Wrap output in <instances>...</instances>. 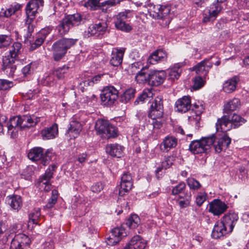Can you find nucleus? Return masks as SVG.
<instances>
[{
    "mask_svg": "<svg viewBox=\"0 0 249 249\" xmlns=\"http://www.w3.org/2000/svg\"><path fill=\"white\" fill-rule=\"evenodd\" d=\"M231 232L221 221L217 222L214 225L212 236L213 238L218 239Z\"/></svg>",
    "mask_w": 249,
    "mask_h": 249,
    "instance_id": "412c9836",
    "label": "nucleus"
},
{
    "mask_svg": "<svg viewBox=\"0 0 249 249\" xmlns=\"http://www.w3.org/2000/svg\"><path fill=\"white\" fill-rule=\"evenodd\" d=\"M213 135L214 136V141L212 146L217 153L221 152L224 148H228L231 142V138L226 133L220 137H217L213 134Z\"/></svg>",
    "mask_w": 249,
    "mask_h": 249,
    "instance_id": "ddd939ff",
    "label": "nucleus"
},
{
    "mask_svg": "<svg viewBox=\"0 0 249 249\" xmlns=\"http://www.w3.org/2000/svg\"><path fill=\"white\" fill-rule=\"evenodd\" d=\"M12 42L11 38L8 36L0 35V48L8 46Z\"/></svg>",
    "mask_w": 249,
    "mask_h": 249,
    "instance_id": "603ef678",
    "label": "nucleus"
},
{
    "mask_svg": "<svg viewBox=\"0 0 249 249\" xmlns=\"http://www.w3.org/2000/svg\"><path fill=\"white\" fill-rule=\"evenodd\" d=\"M150 16L155 19H166L170 12V7L167 5H154L149 9Z\"/></svg>",
    "mask_w": 249,
    "mask_h": 249,
    "instance_id": "9d476101",
    "label": "nucleus"
},
{
    "mask_svg": "<svg viewBox=\"0 0 249 249\" xmlns=\"http://www.w3.org/2000/svg\"><path fill=\"white\" fill-rule=\"evenodd\" d=\"M146 246V242L139 236H134L124 249H144Z\"/></svg>",
    "mask_w": 249,
    "mask_h": 249,
    "instance_id": "aec40b11",
    "label": "nucleus"
},
{
    "mask_svg": "<svg viewBox=\"0 0 249 249\" xmlns=\"http://www.w3.org/2000/svg\"><path fill=\"white\" fill-rule=\"evenodd\" d=\"M95 130L105 138L115 137L117 135L116 128L107 120H98L95 124Z\"/></svg>",
    "mask_w": 249,
    "mask_h": 249,
    "instance_id": "423d86ee",
    "label": "nucleus"
},
{
    "mask_svg": "<svg viewBox=\"0 0 249 249\" xmlns=\"http://www.w3.org/2000/svg\"><path fill=\"white\" fill-rule=\"evenodd\" d=\"M21 44L17 42L13 43L9 50V54L6 57H9L11 60H16L19 54L21 52Z\"/></svg>",
    "mask_w": 249,
    "mask_h": 249,
    "instance_id": "e433bc0d",
    "label": "nucleus"
},
{
    "mask_svg": "<svg viewBox=\"0 0 249 249\" xmlns=\"http://www.w3.org/2000/svg\"><path fill=\"white\" fill-rule=\"evenodd\" d=\"M207 194L206 193H200L198 195L196 199V202L197 206H200L206 200Z\"/></svg>",
    "mask_w": 249,
    "mask_h": 249,
    "instance_id": "bf43d9fd",
    "label": "nucleus"
},
{
    "mask_svg": "<svg viewBox=\"0 0 249 249\" xmlns=\"http://www.w3.org/2000/svg\"><path fill=\"white\" fill-rule=\"evenodd\" d=\"M104 188V185L101 182H96L91 187L92 192L95 193H100Z\"/></svg>",
    "mask_w": 249,
    "mask_h": 249,
    "instance_id": "052dcab7",
    "label": "nucleus"
},
{
    "mask_svg": "<svg viewBox=\"0 0 249 249\" xmlns=\"http://www.w3.org/2000/svg\"><path fill=\"white\" fill-rule=\"evenodd\" d=\"M147 69L143 67L141 70L135 76V79L140 84L144 83H148L149 72H147Z\"/></svg>",
    "mask_w": 249,
    "mask_h": 249,
    "instance_id": "58836bf2",
    "label": "nucleus"
},
{
    "mask_svg": "<svg viewBox=\"0 0 249 249\" xmlns=\"http://www.w3.org/2000/svg\"><path fill=\"white\" fill-rule=\"evenodd\" d=\"M45 36H42L40 34L36 37L34 43L32 44V47L36 48L40 46L44 42Z\"/></svg>",
    "mask_w": 249,
    "mask_h": 249,
    "instance_id": "4d7b16f0",
    "label": "nucleus"
},
{
    "mask_svg": "<svg viewBox=\"0 0 249 249\" xmlns=\"http://www.w3.org/2000/svg\"><path fill=\"white\" fill-rule=\"evenodd\" d=\"M6 201L13 210L17 212L22 208V199L20 196H8L6 198Z\"/></svg>",
    "mask_w": 249,
    "mask_h": 249,
    "instance_id": "393cba45",
    "label": "nucleus"
},
{
    "mask_svg": "<svg viewBox=\"0 0 249 249\" xmlns=\"http://www.w3.org/2000/svg\"><path fill=\"white\" fill-rule=\"evenodd\" d=\"M228 209L227 205L219 199H214L210 204L209 212L215 215H219L224 213Z\"/></svg>",
    "mask_w": 249,
    "mask_h": 249,
    "instance_id": "f3484780",
    "label": "nucleus"
},
{
    "mask_svg": "<svg viewBox=\"0 0 249 249\" xmlns=\"http://www.w3.org/2000/svg\"><path fill=\"white\" fill-rule=\"evenodd\" d=\"M140 223L139 217L137 214H132L127 220L126 225L130 229H135L138 226Z\"/></svg>",
    "mask_w": 249,
    "mask_h": 249,
    "instance_id": "a19ab883",
    "label": "nucleus"
},
{
    "mask_svg": "<svg viewBox=\"0 0 249 249\" xmlns=\"http://www.w3.org/2000/svg\"><path fill=\"white\" fill-rule=\"evenodd\" d=\"M111 234L112 235L113 237H119V241L122 237H125L127 235L125 230L122 227H117L112 229Z\"/></svg>",
    "mask_w": 249,
    "mask_h": 249,
    "instance_id": "de8ad7c7",
    "label": "nucleus"
},
{
    "mask_svg": "<svg viewBox=\"0 0 249 249\" xmlns=\"http://www.w3.org/2000/svg\"><path fill=\"white\" fill-rule=\"evenodd\" d=\"M163 113L162 98L160 96H157L150 106L148 113V117L151 119L149 121L150 124L148 127L152 128L153 133H158L162 127Z\"/></svg>",
    "mask_w": 249,
    "mask_h": 249,
    "instance_id": "f03ea898",
    "label": "nucleus"
},
{
    "mask_svg": "<svg viewBox=\"0 0 249 249\" xmlns=\"http://www.w3.org/2000/svg\"><path fill=\"white\" fill-rule=\"evenodd\" d=\"M15 62V60H11L9 57H5L3 59L2 70L9 77H13L17 69Z\"/></svg>",
    "mask_w": 249,
    "mask_h": 249,
    "instance_id": "5701e85b",
    "label": "nucleus"
},
{
    "mask_svg": "<svg viewBox=\"0 0 249 249\" xmlns=\"http://www.w3.org/2000/svg\"><path fill=\"white\" fill-rule=\"evenodd\" d=\"M181 69L179 65L177 64L173 68H171L169 72V77L172 80L178 79L180 76L181 72Z\"/></svg>",
    "mask_w": 249,
    "mask_h": 249,
    "instance_id": "49530a36",
    "label": "nucleus"
},
{
    "mask_svg": "<svg viewBox=\"0 0 249 249\" xmlns=\"http://www.w3.org/2000/svg\"><path fill=\"white\" fill-rule=\"evenodd\" d=\"M178 139L173 136H167L165 138L161 144V150L168 151L170 149L176 146Z\"/></svg>",
    "mask_w": 249,
    "mask_h": 249,
    "instance_id": "72a5a7b5",
    "label": "nucleus"
},
{
    "mask_svg": "<svg viewBox=\"0 0 249 249\" xmlns=\"http://www.w3.org/2000/svg\"><path fill=\"white\" fill-rule=\"evenodd\" d=\"M49 151H46L44 155V149L40 147H35L32 148L28 154L29 159L33 161L40 160L41 164L46 165L48 164L50 157L48 155Z\"/></svg>",
    "mask_w": 249,
    "mask_h": 249,
    "instance_id": "6e6552de",
    "label": "nucleus"
},
{
    "mask_svg": "<svg viewBox=\"0 0 249 249\" xmlns=\"http://www.w3.org/2000/svg\"><path fill=\"white\" fill-rule=\"evenodd\" d=\"M34 71V68L32 67V63L29 64L25 66L22 69V73L24 76H27L31 74Z\"/></svg>",
    "mask_w": 249,
    "mask_h": 249,
    "instance_id": "13d9d810",
    "label": "nucleus"
},
{
    "mask_svg": "<svg viewBox=\"0 0 249 249\" xmlns=\"http://www.w3.org/2000/svg\"><path fill=\"white\" fill-rule=\"evenodd\" d=\"M191 106V97L184 96L176 102L175 108L179 112L185 113L190 109Z\"/></svg>",
    "mask_w": 249,
    "mask_h": 249,
    "instance_id": "a211bd4d",
    "label": "nucleus"
},
{
    "mask_svg": "<svg viewBox=\"0 0 249 249\" xmlns=\"http://www.w3.org/2000/svg\"><path fill=\"white\" fill-rule=\"evenodd\" d=\"M41 213L39 208L35 209L29 215V222H32L33 224L38 225V221L40 219Z\"/></svg>",
    "mask_w": 249,
    "mask_h": 249,
    "instance_id": "a18cd8bd",
    "label": "nucleus"
},
{
    "mask_svg": "<svg viewBox=\"0 0 249 249\" xmlns=\"http://www.w3.org/2000/svg\"><path fill=\"white\" fill-rule=\"evenodd\" d=\"M205 62L206 60H203L193 68V70L195 71L197 74L203 76L207 75L208 71L205 67Z\"/></svg>",
    "mask_w": 249,
    "mask_h": 249,
    "instance_id": "79ce46f5",
    "label": "nucleus"
},
{
    "mask_svg": "<svg viewBox=\"0 0 249 249\" xmlns=\"http://www.w3.org/2000/svg\"><path fill=\"white\" fill-rule=\"evenodd\" d=\"M239 80L238 77L234 76L225 82L223 86V90L227 93H231L234 91L236 88Z\"/></svg>",
    "mask_w": 249,
    "mask_h": 249,
    "instance_id": "473e14b6",
    "label": "nucleus"
},
{
    "mask_svg": "<svg viewBox=\"0 0 249 249\" xmlns=\"http://www.w3.org/2000/svg\"><path fill=\"white\" fill-rule=\"evenodd\" d=\"M240 106V101L238 98L233 99L226 103L223 107V113L230 115L231 112L237 110Z\"/></svg>",
    "mask_w": 249,
    "mask_h": 249,
    "instance_id": "bb28decb",
    "label": "nucleus"
},
{
    "mask_svg": "<svg viewBox=\"0 0 249 249\" xmlns=\"http://www.w3.org/2000/svg\"><path fill=\"white\" fill-rule=\"evenodd\" d=\"M229 116L231 129L237 128L246 122V119L237 114H231L229 115Z\"/></svg>",
    "mask_w": 249,
    "mask_h": 249,
    "instance_id": "2f4dec72",
    "label": "nucleus"
},
{
    "mask_svg": "<svg viewBox=\"0 0 249 249\" xmlns=\"http://www.w3.org/2000/svg\"><path fill=\"white\" fill-rule=\"evenodd\" d=\"M57 166L55 164L50 165L48 168L46 170L45 173L39 179L38 182L40 184H48L50 182V180L53 177L54 172L56 169Z\"/></svg>",
    "mask_w": 249,
    "mask_h": 249,
    "instance_id": "c756f323",
    "label": "nucleus"
},
{
    "mask_svg": "<svg viewBox=\"0 0 249 249\" xmlns=\"http://www.w3.org/2000/svg\"><path fill=\"white\" fill-rule=\"evenodd\" d=\"M13 86L12 82L6 79H0V90H9Z\"/></svg>",
    "mask_w": 249,
    "mask_h": 249,
    "instance_id": "864d4df0",
    "label": "nucleus"
},
{
    "mask_svg": "<svg viewBox=\"0 0 249 249\" xmlns=\"http://www.w3.org/2000/svg\"><path fill=\"white\" fill-rule=\"evenodd\" d=\"M121 190L119 195L123 196L125 193H128L133 186V180L131 174L129 172H124L121 177Z\"/></svg>",
    "mask_w": 249,
    "mask_h": 249,
    "instance_id": "2eb2a0df",
    "label": "nucleus"
},
{
    "mask_svg": "<svg viewBox=\"0 0 249 249\" xmlns=\"http://www.w3.org/2000/svg\"><path fill=\"white\" fill-rule=\"evenodd\" d=\"M78 39L63 37L55 41L52 47V52L54 60H61L67 53L69 49L75 45Z\"/></svg>",
    "mask_w": 249,
    "mask_h": 249,
    "instance_id": "7ed1b4c3",
    "label": "nucleus"
},
{
    "mask_svg": "<svg viewBox=\"0 0 249 249\" xmlns=\"http://www.w3.org/2000/svg\"><path fill=\"white\" fill-rule=\"evenodd\" d=\"M222 9L223 6L221 4L213 2L204 11L203 21L208 22L214 21L221 13Z\"/></svg>",
    "mask_w": 249,
    "mask_h": 249,
    "instance_id": "1a4fd4ad",
    "label": "nucleus"
},
{
    "mask_svg": "<svg viewBox=\"0 0 249 249\" xmlns=\"http://www.w3.org/2000/svg\"><path fill=\"white\" fill-rule=\"evenodd\" d=\"M152 93L149 90H144L136 99L134 105H137L140 103H143L148 98L152 97Z\"/></svg>",
    "mask_w": 249,
    "mask_h": 249,
    "instance_id": "c03bdc74",
    "label": "nucleus"
},
{
    "mask_svg": "<svg viewBox=\"0 0 249 249\" xmlns=\"http://www.w3.org/2000/svg\"><path fill=\"white\" fill-rule=\"evenodd\" d=\"M30 238L24 233L16 235L11 241L10 248L11 249H25L30 244Z\"/></svg>",
    "mask_w": 249,
    "mask_h": 249,
    "instance_id": "f8f14e48",
    "label": "nucleus"
},
{
    "mask_svg": "<svg viewBox=\"0 0 249 249\" xmlns=\"http://www.w3.org/2000/svg\"><path fill=\"white\" fill-rule=\"evenodd\" d=\"M21 129L30 128L35 126L40 121V118L35 116L23 115L20 116Z\"/></svg>",
    "mask_w": 249,
    "mask_h": 249,
    "instance_id": "4be33fe9",
    "label": "nucleus"
},
{
    "mask_svg": "<svg viewBox=\"0 0 249 249\" xmlns=\"http://www.w3.org/2000/svg\"><path fill=\"white\" fill-rule=\"evenodd\" d=\"M124 147L117 143L107 144L106 146V152L111 156L120 158L123 154Z\"/></svg>",
    "mask_w": 249,
    "mask_h": 249,
    "instance_id": "a878e982",
    "label": "nucleus"
},
{
    "mask_svg": "<svg viewBox=\"0 0 249 249\" xmlns=\"http://www.w3.org/2000/svg\"><path fill=\"white\" fill-rule=\"evenodd\" d=\"M186 182L190 190L197 191L201 187V184L194 178H188Z\"/></svg>",
    "mask_w": 249,
    "mask_h": 249,
    "instance_id": "09e8293b",
    "label": "nucleus"
},
{
    "mask_svg": "<svg viewBox=\"0 0 249 249\" xmlns=\"http://www.w3.org/2000/svg\"><path fill=\"white\" fill-rule=\"evenodd\" d=\"M82 20L83 18L80 14L68 15L60 21V23L56 27V29L60 35H65L68 33L71 28L78 26Z\"/></svg>",
    "mask_w": 249,
    "mask_h": 249,
    "instance_id": "20e7f679",
    "label": "nucleus"
},
{
    "mask_svg": "<svg viewBox=\"0 0 249 249\" xmlns=\"http://www.w3.org/2000/svg\"><path fill=\"white\" fill-rule=\"evenodd\" d=\"M101 0H89L85 3V6L89 8L90 9L94 10L98 9Z\"/></svg>",
    "mask_w": 249,
    "mask_h": 249,
    "instance_id": "5fc2aeb1",
    "label": "nucleus"
},
{
    "mask_svg": "<svg viewBox=\"0 0 249 249\" xmlns=\"http://www.w3.org/2000/svg\"><path fill=\"white\" fill-rule=\"evenodd\" d=\"M43 5V0H31L27 4L25 9L26 20L25 23L27 28V33L24 36L25 42L28 41L31 44L34 41L32 37V34L35 27L33 22L36 14L42 11Z\"/></svg>",
    "mask_w": 249,
    "mask_h": 249,
    "instance_id": "f257e3e1",
    "label": "nucleus"
},
{
    "mask_svg": "<svg viewBox=\"0 0 249 249\" xmlns=\"http://www.w3.org/2000/svg\"><path fill=\"white\" fill-rule=\"evenodd\" d=\"M98 28V31L99 32H105L107 27V24L106 22H100L98 23H95Z\"/></svg>",
    "mask_w": 249,
    "mask_h": 249,
    "instance_id": "e2e57ef3",
    "label": "nucleus"
},
{
    "mask_svg": "<svg viewBox=\"0 0 249 249\" xmlns=\"http://www.w3.org/2000/svg\"><path fill=\"white\" fill-rule=\"evenodd\" d=\"M8 132L12 133L14 129L19 128L21 129L20 116H14L11 118L7 123Z\"/></svg>",
    "mask_w": 249,
    "mask_h": 249,
    "instance_id": "4c0bfd02",
    "label": "nucleus"
},
{
    "mask_svg": "<svg viewBox=\"0 0 249 249\" xmlns=\"http://www.w3.org/2000/svg\"><path fill=\"white\" fill-rule=\"evenodd\" d=\"M114 24L116 28L124 32H129L132 27L128 21L127 14L123 12L119 13L115 18Z\"/></svg>",
    "mask_w": 249,
    "mask_h": 249,
    "instance_id": "9b49d317",
    "label": "nucleus"
},
{
    "mask_svg": "<svg viewBox=\"0 0 249 249\" xmlns=\"http://www.w3.org/2000/svg\"><path fill=\"white\" fill-rule=\"evenodd\" d=\"M41 135L44 140H50L54 138L58 134V126L54 124L51 126L43 129L41 131Z\"/></svg>",
    "mask_w": 249,
    "mask_h": 249,
    "instance_id": "c85d7f7f",
    "label": "nucleus"
},
{
    "mask_svg": "<svg viewBox=\"0 0 249 249\" xmlns=\"http://www.w3.org/2000/svg\"><path fill=\"white\" fill-rule=\"evenodd\" d=\"M166 76L164 71H152L149 72L148 84L152 86H158L164 81Z\"/></svg>",
    "mask_w": 249,
    "mask_h": 249,
    "instance_id": "4468645a",
    "label": "nucleus"
},
{
    "mask_svg": "<svg viewBox=\"0 0 249 249\" xmlns=\"http://www.w3.org/2000/svg\"><path fill=\"white\" fill-rule=\"evenodd\" d=\"M186 187L185 183L183 181H181L173 188L172 194L175 196L178 195L182 193L186 189Z\"/></svg>",
    "mask_w": 249,
    "mask_h": 249,
    "instance_id": "3c124183",
    "label": "nucleus"
},
{
    "mask_svg": "<svg viewBox=\"0 0 249 249\" xmlns=\"http://www.w3.org/2000/svg\"><path fill=\"white\" fill-rule=\"evenodd\" d=\"M124 54V51L114 49L111 53L110 63L111 65L118 67L121 64Z\"/></svg>",
    "mask_w": 249,
    "mask_h": 249,
    "instance_id": "cd10ccee",
    "label": "nucleus"
},
{
    "mask_svg": "<svg viewBox=\"0 0 249 249\" xmlns=\"http://www.w3.org/2000/svg\"><path fill=\"white\" fill-rule=\"evenodd\" d=\"M239 220L237 213L234 212H229L225 214L221 218V221L231 232Z\"/></svg>",
    "mask_w": 249,
    "mask_h": 249,
    "instance_id": "dca6fc26",
    "label": "nucleus"
},
{
    "mask_svg": "<svg viewBox=\"0 0 249 249\" xmlns=\"http://www.w3.org/2000/svg\"><path fill=\"white\" fill-rule=\"evenodd\" d=\"M217 131L227 132L231 129L229 115H223L221 118H218L215 124Z\"/></svg>",
    "mask_w": 249,
    "mask_h": 249,
    "instance_id": "b1692460",
    "label": "nucleus"
},
{
    "mask_svg": "<svg viewBox=\"0 0 249 249\" xmlns=\"http://www.w3.org/2000/svg\"><path fill=\"white\" fill-rule=\"evenodd\" d=\"M88 32L91 35H94L99 32L98 31V28L96 24H91L88 28Z\"/></svg>",
    "mask_w": 249,
    "mask_h": 249,
    "instance_id": "69168bd1",
    "label": "nucleus"
},
{
    "mask_svg": "<svg viewBox=\"0 0 249 249\" xmlns=\"http://www.w3.org/2000/svg\"><path fill=\"white\" fill-rule=\"evenodd\" d=\"M136 92V89L134 88H129L121 95L120 97V102L126 103L131 99L133 98Z\"/></svg>",
    "mask_w": 249,
    "mask_h": 249,
    "instance_id": "ea45409f",
    "label": "nucleus"
},
{
    "mask_svg": "<svg viewBox=\"0 0 249 249\" xmlns=\"http://www.w3.org/2000/svg\"><path fill=\"white\" fill-rule=\"evenodd\" d=\"M100 97L102 103L105 105L112 106L118 98V91L113 86L106 87L102 91Z\"/></svg>",
    "mask_w": 249,
    "mask_h": 249,
    "instance_id": "0eeeda50",
    "label": "nucleus"
},
{
    "mask_svg": "<svg viewBox=\"0 0 249 249\" xmlns=\"http://www.w3.org/2000/svg\"><path fill=\"white\" fill-rule=\"evenodd\" d=\"M68 69L69 67L66 66L59 67L53 72V74L57 77L58 79H62L64 77V74L67 72Z\"/></svg>",
    "mask_w": 249,
    "mask_h": 249,
    "instance_id": "8fccbe9b",
    "label": "nucleus"
},
{
    "mask_svg": "<svg viewBox=\"0 0 249 249\" xmlns=\"http://www.w3.org/2000/svg\"><path fill=\"white\" fill-rule=\"evenodd\" d=\"M193 88L195 90L198 89L203 86V80L201 76H197L195 78Z\"/></svg>",
    "mask_w": 249,
    "mask_h": 249,
    "instance_id": "6e6d98bb",
    "label": "nucleus"
},
{
    "mask_svg": "<svg viewBox=\"0 0 249 249\" xmlns=\"http://www.w3.org/2000/svg\"><path fill=\"white\" fill-rule=\"evenodd\" d=\"M88 156L86 153L80 154L77 156V160L79 163L83 164L88 160Z\"/></svg>",
    "mask_w": 249,
    "mask_h": 249,
    "instance_id": "774afa93",
    "label": "nucleus"
},
{
    "mask_svg": "<svg viewBox=\"0 0 249 249\" xmlns=\"http://www.w3.org/2000/svg\"><path fill=\"white\" fill-rule=\"evenodd\" d=\"M214 141L213 135L202 138L200 140L193 141L190 144L189 150L194 154L207 153L212 147Z\"/></svg>",
    "mask_w": 249,
    "mask_h": 249,
    "instance_id": "39448f33",
    "label": "nucleus"
},
{
    "mask_svg": "<svg viewBox=\"0 0 249 249\" xmlns=\"http://www.w3.org/2000/svg\"><path fill=\"white\" fill-rule=\"evenodd\" d=\"M54 77L55 76L53 74V72L48 75L45 79L46 84L50 86L53 85L55 80Z\"/></svg>",
    "mask_w": 249,
    "mask_h": 249,
    "instance_id": "0e129e2a",
    "label": "nucleus"
},
{
    "mask_svg": "<svg viewBox=\"0 0 249 249\" xmlns=\"http://www.w3.org/2000/svg\"><path fill=\"white\" fill-rule=\"evenodd\" d=\"M81 130L82 125L79 122L72 121L70 122L67 133L70 134V136L75 138L78 135Z\"/></svg>",
    "mask_w": 249,
    "mask_h": 249,
    "instance_id": "f704fd0d",
    "label": "nucleus"
},
{
    "mask_svg": "<svg viewBox=\"0 0 249 249\" xmlns=\"http://www.w3.org/2000/svg\"><path fill=\"white\" fill-rule=\"evenodd\" d=\"M173 164L172 161L171 160L170 157H168L166 160L162 161L161 163L162 168H164V169L169 168Z\"/></svg>",
    "mask_w": 249,
    "mask_h": 249,
    "instance_id": "338daca9",
    "label": "nucleus"
},
{
    "mask_svg": "<svg viewBox=\"0 0 249 249\" xmlns=\"http://www.w3.org/2000/svg\"><path fill=\"white\" fill-rule=\"evenodd\" d=\"M192 194L190 192H186L178 196L177 202L181 208H185L190 205Z\"/></svg>",
    "mask_w": 249,
    "mask_h": 249,
    "instance_id": "7c9ffc66",
    "label": "nucleus"
},
{
    "mask_svg": "<svg viewBox=\"0 0 249 249\" xmlns=\"http://www.w3.org/2000/svg\"><path fill=\"white\" fill-rule=\"evenodd\" d=\"M21 5L18 3H15L11 5L8 8L2 9L0 12V16L1 17L9 18L18 11L21 8Z\"/></svg>",
    "mask_w": 249,
    "mask_h": 249,
    "instance_id": "c9c22d12",
    "label": "nucleus"
},
{
    "mask_svg": "<svg viewBox=\"0 0 249 249\" xmlns=\"http://www.w3.org/2000/svg\"><path fill=\"white\" fill-rule=\"evenodd\" d=\"M58 191L55 189L52 191L51 197L48 199L47 203L44 206V209H52L57 201Z\"/></svg>",
    "mask_w": 249,
    "mask_h": 249,
    "instance_id": "37998d69",
    "label": "nucleus"
},
{
    "mask_svg": "<svg viewBox=\"0 0 249 249\" xmlns=\"http://www.w3.org/2000/svg\"><path fill=\"white\" fill-rule=\"evenodd\" d=\"M167 53L162 49H159L152 53L147 59V63L150 64H156L159 62L166 60Z\"/></svg>",
    "mask_w": 249,
    "mask_h": 249,
    "instance_id": "6ab92c4d",
    "label": "nucleus"
},
{
    "mask_svg": "<svg viewBox=\"0 0 249 249\" xmlns=\"http://www.w3.org/2000/svg\"><path fill=\"white\" fill-rule=\"evenodd\" d=\"M119 237H113L112 235L110 234L109 236L107 238L106 242L107 244L109 246H114L119 243Z\"/></svg>",
    "mask_w": 249,
    "mask_h": 249,
    "instance_id": "680f3d73",
    "label": "nucleus"
}]
</instances>
